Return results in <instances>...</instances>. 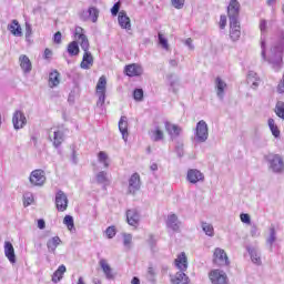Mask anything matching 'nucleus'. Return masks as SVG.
I'll return each instance as SVG.
<instances>
[{"label": "nucleus", "instance_id": "nucleus-1", "mask_svg": "<svg viewBox=\"0 0 284 284\" xmlns=\"http://www.w3.org/2000/svg\"><path fill=\"white\" fill-rule=\"evenodd\" d=\"M261 49L262 59H264V61H267L275 72H278L283 68V47L281 44H275L271 48L267 57L265 54V40H262Z\"/></svg>", "mask_w": 284, "mask_h": 284}, {"label": "nucleus", "instance_id": "nucleus-2", "mask_svg": "<svg viewBox=\"0 0 284 284\" xmlns=\"http://www.w3.org/2000/svg\"><path fill=\"white\" fill-rule=\"evenodd\" d=\"M175 267L180 270L173 277H171L172 284H190V277L185 274L187 271V255L182 252L174 261Z\"/></svg>", "mask_w": 284, "mask_h": 284}, {"label": "nucleus", "instance_id": "nucleus-3", "mask_svg": "<svg viewBox=\"0 0 284 284\" xmlns=\"http://www.w3.org/2000/svg\"><path fill=\"white\" fill-rule=\"evenodd\" d=\"M209 136L210 132L207 129V123L205 122V120L199 121L195 128L193 141H195V143H205Z\"/></svg>", "mask_w": 284, "mask_h": 284}, {"label": "nucleus", "instance_id": "nucleus-4", "mask_svg": "<svg viewBox=\"0 0 284 284\" xmlns=\"http://www.w3.org/2000/svg\"><path fill=\"white\" fill-rule=\"evenodd\" d=\"M266 161L273 172H275L276 174H281V172H283L284 162H283V158H281V155L270 153L268 155H266Z\"/></svg>", "mask_w": 284, "mask_h": 284}, {"label": "nucleus", "instance_id": "nucleus-5", "mask_svg": "<svg viewBox=\"0 0 284 284\" xmlns=\"http://www.w3.org/2000/svg\"><path fill=\"white\" fill-rule=\"evenodd\" d=\"M29 181L31 185H34L36 187H42V185H45V171L41 169L32 171Z\"/></svg>", "mask_w": 284, "mask_h": 284}, {"label": "nucleus", "instance_id": "nucleus-6", "mask_svg": "<svg viewBox=\"0 0 284 284\" xmlns=\"http://www.w3.org/2000/svg\"><path fill=\"white\" fill-rule=\"evenodd\" d=\"M209 278L212 284H230V278H227V274L221 270H212L209 273Z\"/></svg>", "mask_w": 284, "mask_h": 284}, {"label": "nucleus", "instance_id": "nucleus-7", "mask_svg": "<svg viewBox=\"0 0 284 284\" xmlns=\"http://www.w3.org/2000/svg\"><path fill=\"white\" fill-rule=\"evenodd\" d=\"M213 263L219 265V267H225V265H230V258L227 257V253L225 250L217 247L213 253Z\"/></svg>", "mask_w": 284, "mask_h": 284}, {"label": "nucleus", "instance_id": "nucleus-8", "mask_svg": "<svg viewBox=\"0 0 284 284\" xmlns=\"http://www.w3.org/2000/svg\"><path fill=\"white\" fill-rule=\"evenodd\" d=\"M75 39H78V43H80V48L83 52H90V40H88V36L83 33V28H75Z\"/></svg>", "mask_w": 284, "mask_h": 284}, {"label": "nucleus", "instance_id": "nucleus-9", "mask_svg": "<svg viewBox=\"0 0 284 284\" xmlns=\"http://www.w3.org/2000/svg\"><path fill=\"white\" fill-rule=\"evenodd\" d=\"M186 181L196 185V183H203L205 181V175L197 169H190L186 173Z\"/></svg>", "mask_w": 284, "mask_h": 284}, {"label": "nucleus", "instance_id": "nucleus-10", "mask_svg": "<svg viewBox=\"0 0 284 284\" xmlns=\"http://www.w3.org/2000/svg\"><path fill=\"white\" fill-rule=\"evenodd\" d=\"M55 207L59 212H65L68 210V195L62 190L55 193Z\"/></svg>", "mask_w": 284, "mask_h": 284}, {"label": "nucleus", "instance_id": "nucleus-11", "mask_svg": "<svg viewBox=\"0 0 284 284\" xmlns=\"http://www.w3.org/2000/svg\"><path fill=\"white\" fill-rule=\"evenodd\" d=\"M241 12V3L237 0H231L227 7V16L230 21H239Z\"/></svg>", "mask_w": 284, "mask_h": 284}, {"label": "nucleus", "instance_id": "nucleus-12", "mask_svg": "<svg viewBox=\"0 0 284 284\" xmlns=\"http://www.w3.org/2000/svg\"><path fill=\"white\" fill-rule=\"evenodd\" d=\"M12 123H13L14 130H22V128H26L28 123V119H26V114L22 111L17 110L13 113Z\"/></svg>", "mask_w": 284, "mask_h": 284}, {"label": "nucleus", "instance_id": "nucleus-13", "mask_svg": "<svg viewBox=\"0 0 284 284\" xmlns=\"http://www.w3.org/2000/svg\"><path fill=\"white\" fill-rule=\"evenodd\" d=\"M139 190H141V175H139V173H133L129 179L128 193L134 195Z\"/></svg>", "mask_w": 284, "mask_h": 284}, {"label": "nucleus", "instance_id": "nucleus-14", "mask_svg": "<svg viewBox=\"0 0 284 284\" xmlns=\"http://www.w3.org/2000/svg\"><path fill=\"white\" fill-rule=\"evenodd\" d=\"M126 223L131 225V227H139V223H141V213H139L136 209L128 210Z\"/></svg>", "mask_w": 284, "mask_h": 284}, {"label": "nucleus", "instance_id": "nucleus-15", "mask_svg": "<svg viewBox=\"0 0 284 284\" xmlns=\"http://www.w3.org/2000/svg\"><path fill=\"white\" fill-rule=\"evenodd\" d=\"M230 38L234 42L241 39V22L239 20H230Z\"/></svg>", "mask_w": 284, "mask_h": 284}, {"label": "nucleus", "instance_id": "nucleus-16", "mask_svg": "<svg viewBox=\"0 0 284 284\" xmlns=\"http://www.w3.org/2000/svg\"><path fill=\"white\" fill-rule=\"evenodd\" d=\"M50 141H52L54 148H61V143L65 141V133L63 131L55 129L52 134V129L49 134Z\"/></svg>", "mask_w": 284, "mask_h": 284}, {"label": "nucleus", "instance_id": "nucleus-17", "mask_svg": "<svg viewBox=\"0 0 284 284\" xmlns=\"http://www.w3.org/2000/svg\"><path fill=\"white\" fill-rule=\"evenodd\" d=\"M227 88V83L223 81L220 77L215 79V90H216V97L220 101H223L225 98V89Z\"/></svg>", "mask_w": 284, "mask_h": 284}, {"label": "nucleus", "instance_id": "nucleus-18", "mask_svg": "<svg viewBox=\"0 0 284 284\" xmlns=\"http://www.w3.org/2000/svg\"><path fill=\"white\" fill-rule=\"evenodd\" d=\"M118 21H119L120 28H122L123 30H132V23L130 22V17H128V13L124 10L119 12Z\"/></svg>", "mask_w": 284, "mask_h": 284}, {"label": "nucleus", "instance_id": "nucleus-19", "mask_svg": "<svg viewBox=\"0 0 284 284\" xmlns=\"http://www.w3.org/2000/svg\"><path fill=\"white\" fill-rule=\"evenodd\" d=\"M93 65L94 57H92V53L90 51H84L80 68H82V70H90V68H92Z\"/></svg>", "mask_w": 284, "mask_h": 284}, {"label": "nucleus", "instance_id": "nucleus-20", "mask_svg": "<svg viewBox=\"0 0 284 284\" xmlns=\"http://www.w3.org/2000/svg\"><path fill=\"white\" fill-rule=\"evenodd\" d=\"M166 132L170 134L171 139H176L181 135V126L173 124L169 121L164 123Z\"/></svg>", "mask_w": 284, "mask_h": 284}, {"label": "nucleus", "instance_id": "nucleus-21", "mask_svg": "<svg viewBox=\"0 0 284 284\" xmlns=\"http://www.w3.org/2000/svg\"><path fill=\"white\" fill-rule=\"evenodd\" d=\"M124 72L126 77H141L143 69L138 64H129L125 67Z\"/></svg>", "mask_w": 284, "mask_h": 284}, {"label": "nucleus", "instance_id": "nucleus-22", "mask_svg": "<svg viewBox=\"0 0 284 284\" xmlns=\"http://www.w3.org/2000/svg\"><path fill=\"white\" fill-rule=\"evenodd\" d=\"M4 256L12 264L17 263V255L14 254V246L10 242H4Z\"/></svg>", "mask_w": 284, "mask_h": 284}, {"label": "nucleus", "instance_id": "nucleus-23", "mask_svg": "<svg viewBox=\"0 0 284 284\" xmlns=\"http://www.w3.org/2000/svg\"><path fill=\"white\" fill-rule=\"evenodd\" d=\"M20 68L24 72V74H30L32 72V62L30 61V58L28 55H20Z\"/></svg>", "mask_w": 284, "mask_h": 284}, {"label": "nucleus", "instance_id": "nucleus-24", "mask_svg": "<svg viewBox=\"0 0 284 284\" xmlns=\"http://www.w3.org/2000/svg\"><path fill=\"white\" fill-rule=\"evenodd\" d=\"M166 227H170V230H173V232H179L180 223L179 216H176V214H171L168 216Z\"/></svg>", "mask_w": 284, "mask_h": 284}, {"label": "nucleus", "instance_id": "nucleus-25", "mask_svg": "<svg viewBox=\"0 0 284 284\" xmlns=\"http://www.w3.org/2000/svg\"><path fill=\"white\" fill-rule=\"evenodd\" d=\"M119 131L122 134L123 141H128V116L122 115L119 121Z\"/></svg>", "mask_w": 284, "mask_h": 284}, {"label": "nucleus", "instance_id": "nucleus-26", "mask_svg": "<svg viewBox=\"0 0 284 284\" xmlns=\"http://www.w3.org/2000/svg\"><path fill=\"white\" fill-rule=\"evenodd\" d=\"M274 243H276V227L272 224L268 229V236L266 237V245H268L271 252Z\"/></svg>", "mask_w": 284, "mask_h": 284}, {"label": "nucleus", "instance_id": "nucleus-27", "mask_svg": "<svg viewBox=\"0 0 284 284\" xmlns=\"http://www.w3.org/2000/svg\"><path fill=\"white\" fill-rule=\"evenodd\" d=\"M59 245H61V237H59V236H54V237L48 240V242H47L48 251L51 254H54V252H57V247H59Z\"/></svg>", "mask_w": 284, "mask_h": 284}, {"label": "nucleus", "instance_id": "nucleus-28", "mask_svg": "<svg viewBox=\"0 0 284 284\" xmlns=\"http://www.w3.org/2000/svg\"><path fill=\"white\" fill-rule=\"evenodd\" d=\"M8 30L13 34V37H21L23 33L21 32V24L19 21L12 20V22L8 26Z\"/></svg>", "mask_w": 284, "mask_h": 284}, {"label": "nucleus", "instance_id": "nucleus-29", "mask_svg": "<svg viewBox=\"0 0 284 284\" xmlns=\"http://www.w3.org/2000/svg\"><path fill=\"white\" fill-rule=\"evenodd\" d=\"M247 252L251 256L252 263H254L255 265H261V253L258 252V250L254 247H247Z\"/></svg>", "mask_w": 284, "mask_h": 284}, {"label": "nucleus", "instance_id": "nucleus-30", "mask_svg": "<svg viewBox=\"0 0 284 284\" xmlns=\"http://www.w3.org/2000/svg\"><path fill=\"white\" fill-rule=\"evenodd\" d=\"M100 266L105 274V277L109 280L114 278V274H112V267H110V264H108V261L105 260H100Z\"/></svg>", "mask_w": 284, "mask_h": 284}, {"label": "nucleus", "instance_id": "nucleus-31", "mask_svg": "<svg viewBox=\"0 0 284 284\" xmlns=\"http://www.w3.org/2000/svg\"><path fill=\"white\" fill-rule=\"evenodd\" d=\"M60 77H61V74L57 70L49 74L50 88H57V85H59V83H61V80L59 79Z\"/></svg>", "mask_w": 284, "mask_h": 284}, {"label": "nucleus", "instance_id": "nucleus-32", "mask_svg": "<svg viewBox=\"0 0 284 284\" xmlns=\"http://www.w3.org/2000/svg\"><path fill=\"white\" fill-rule=\"evenodd\" d=\"M67 272L65 265H60L58 270L52 275V282L59 283L63 278V273Z\"/></svg>", "mask_w": 284, "mask_h": 284}, {"label": "nucleus", "instance_id": "nucleus-33", "mask_svg": "<svg viewBox=\"0 0 284 284\" xmlns=\"http://www.w3.org/2000/svg\"><path fill=\"white\" fill-rule=\"evenodd\" d=\"M247 83H252L251 88L256 90L258 87V74H256L254 71H250L247 74Z\"/></svg>", "mask_w": 284, "mask_h": 284}, {"label": "nucleus", "instance_id": "nucleus-34", "mask_svg": "<svg viewBox=\"0 0 284 284\" xmlns=\"http://www.w3.org/2000/svg\"><path fill=\"white\" fill-rule=\"evenodd\" d=\"M67 51L69 52L70 57H79V42L72 41L68 44Z\"/></svg>", "mask_w": 284, "mask_h": 284}, {"label": "nucleus", "instance_id": "nucleus-35", "mask_svg": "<svg viewBox=\"0 0 284 284\" xmlns=\"http://www.w3.org/2000/svg\"><path fill=\"white\" fill-rule=\"evenodd\" d=\"M267 123L273 136H275V139H278V136H281V130H278V125H276V121L270 118Z\"/></svg>", "mask_w": 284, "mask_h": 284}, {"label": "nucleus", "instance_id": "nucleus-36", "mask_svg": "<svg viewBox=\"0 0 284 284\" xmlns=\"http://www.w3.org/2000/svg\"><path fill=\"white\" fill-rule=\"evenodd\" d=\"M98 161L99 163H102L104 168H110V156L108 153H105V151H100L98 153Z\"/></svg>", "mask_w": 284, "mask_h": 284}, {"label": "nucleus", "instance_id": "nucleus-37", "mask_svg": "<svg viewBox=\"0 0 284 284\" xmlns=\"http://www.w3.org/2000/svg\"><path fill=\"white\" fill-rule=\"evenodd\" d=\"M97 183L100 185H108L110 183V180H108V173L105 171H101L95 176Z\"/></svg>", "mask_w": 284, "mask_h": 284}, {"label": "nucleus", "instance_id": "nucleus-38", "mask_svg": "<svg viewBox=\"0 0 284 284\" xmlns=\"http://www.w3.org/2000/svg\"><path fill=\"white\" fill-rule=\"evenodd\" d=\"M202 230L206 236H214V226L207 222H202Z\"/></svg>", "mask_w": 284, "mask_h": 284}, {"label": "nucleus", "instance_id": "nucleus-39", "mask_svg": "<svg viewBox=\"0 0 284 284\" xmlns=\"http://www.w3.org/2000/svg\"><path fill=\"white\" fill-rule=\"evenodd\" d=\"M88 14H89V18L91 19V21L93 23H97V21L99 20V9H97L94 7H90L88 9Z\"/></svg>", "mask_w": 284, "mask_h": 284}, {"label": "nucleus", "instance_id": "nucleus-40", "mask_svg": "<svg viewBox=\"0 0 284 284\" xmlns=\"http://www.w3.org/2000/svg\"><path fill=\"white\" fill-rule=\"evenodd\" d=\"M275 114L276 116H278L280 119H283L284 121V102L283 101H277L275 105Z\"/></svg>", "mask_w": 284, "mask_h": 284}, {"label": "nucleus", "instance_id": "nucleus-41", "mask_svg": "<svg viewBox=\"0 0 284 284\" xmlns=\"http://www.w3.org/2000/svg\"><path fill=\"white\" fill-rule=\"evenodd\" d=\"M163 132L161 131V129L159 126L155 128L154 131H152V141L159 142V141H163Z\"/></svg>", "mask_w": 284, "mask_h": 284}, {"label": "nucleus", "instance_id": "nucleus-42", "mask_svg": "<svg viewBox=\"0 0 284 284\" xmlns=\"http://www.w3.org/2000/svg\"><path fill=\"white\" fill-rule=\"evenodd\" d=\"M105 85H108V80L102 75L97 84V92H105Z\"/></svg>", "mask_w": 284, "mask_h": 284}, {"label": "nucleus", "instance_id": "nucleus-43", "mask_svg": "<svg viewBox=\"0 0 284 284\" xmlns=\"http://www.w3.org/2000/svg\"><path fill=\"white\" fill-rule=\"evenodd\" d=\"M63 223L64 225H67L68 230H70V232H72V230H74V217H72L71 215H65L63 219Z\"/></svg>", "mask_w": 284, "mask_h": 284}, {"label": "nucleus", "instance_id": "nucleus-44", "mask_svg": "<svg viewBox=\"0 0 284 284\" xmlns=\"http://www.w3.org/2000/svg\"><path fill=\"white\" fill-rule=\"evenodd\" d=\"M33 202H34V195H32V193L28 192L23 194L24 207H28V205H32Z\"/></svg>", "mask_w": 284, "mask_h": 284}, {"label": "nucleus", "instance_id": "nucleus-45", "mask_svg": "<svg viewBox=\"0 0 284 284\" xmlns=\"http://www.w3.org/2000/svg\"><path fill=\"white\" fill-rule=\"evenodd\" d=\"M123 245L124 247H128V250H130V246L132 245V234H123Z\"/></svg>", "mask_w": 284, "mask_h": 284}, {"label": "nucleus", "instance_id": "nucleus-46", "mask_svg": "<svg viewBox=\"0 0 284 284\" xmlns=\"http://www.w3.org/2000/svg\"><path fill=\"white\" fill-rule=\"evenodd\" d=\"M171 4L175 10H183V7L185 6V0H171Z\"/></svg>", "mask_w": 284, "mask_h": 284}, {"label": "nucleus", "instance_id": "nucleus-47", "mask_svg": "<svg viewBox=\"0 0 284 284\" xmlns=\"http://www.w3.org/2000/svg\"><path fill=\"white\" fill-rule=\"evenodd\" d=\"M133 99L135 101H143V89H135L133 91Z\"/></svg>", "mask_w": 284, "mask_h": 284}, {"label": "nucleus", "instance_id": "nucleus-48", "mask_svg": "<svg viewBox=\"0 0 284 284\" xmlns=\"http://www.w3.org/2000/svg\"><path fill=\"white\" fill-rule=\"evenodd\" d=\"M158 37L160 45H162L164 50H168V48H170V45L168 44V39H165L161 33H159Z\"/></svg>", "mask_w": 284, "mask_h": 284}, {"label": "nucleus", "instance_id": "nucleus-49", "mask_svg": "<svg viewBox=\"0 0 284 284\" xmlns=\"http://www.w3.org/2000/svg\"><path fill=\"white\" fill-rule=\"evenodd\" d=\"M105 234L108 239H114V236H116V230H114V226H109L105 231Z\"/></svg>", "mask_w": 284, "mask_h": 284}, {"label": "nucleus", "instance_id": "nucleus-50", "mask_svg": "<svg viewBox=\"0 0 284 284\" xmlns=\"http://www.w3.org/2000/svg\"><path fill=\"white\" fill-rule=\"evenodd\" d=\"M175 152L180 159L185 154L183 151V143L179 142L175 146Z\"/></svg>", "mask_w": 284, "mask_h": 284}, {"label": "nucleus", "instance_id": "nucleus-51", "mask_svg": "<svg viewBox=\"0 0 284 284\" xmlns=\"http://www.w3.org/2000/svg\"><path fill=\"white\" fill-rule=\"evenodd\" d=\"M119 10H121V2H115L111 9V14L116 17V14H119Z\"/></svg>", "mask_w": 284, "mask_h": 284}, {"label": "nucleus", "instance_id": "nucleus-52", "mask_svg": "<svg viewBox=\"0 0 284 284\" xmlns=\"http://www.w3.org/2000/svg\"><path fill=\"white\" fill-rule=\"evenodd\" d=\"M260 30H261L262 34L267 32V20L262 19L260 21Z\"/></svg>", "mask_w": 284, "mask_h": 284}, {"label": "nucleus", "instance_id": "nucleus-53", "mask_svg": "<svg viewBox=\"0 0 284 284\" xmlns=\"http://www.w3.org/2000/svg\"><path fill=\"white\" fill-rule=\"evenodd\" d=\"M240 219H241L242 223H247V224L252 223V219L250 217V214H247V213H242L240 215Z\"/></svg>", "mask_w": 284, "mask_h": 284}, {"label": "nucleus", "instance_id": "nucleus-54", "mask_svg": "<svg viewBox=\"0 0 284 284\" xmlns=\"http://www.w3.org/2000/svg\"><path fill=\"white\" fill-rule=\"evenodd\" d=\"M99 94V100L97 102V105L102 106L103 103H105V92H98Z\"/></svg>", "mask_w": 284, "mask_h": 284}, {"label": "nucleus", "instance_id": "nucleus-55", "mask_svg": "<svg viewBox=\"0 0 284 284\" xmlns=\"http://www.w3.org/2000/svg\"><path fill=\"white\" fill-rule=\"evenodd\" d=\"M148 243H149L152 252H154V247H156V239H154V235H150Z\"/></svg>", "mask_w": 284, "mask_h": 284}, {"label": "nucleus", "instance_id": "nucleus-56", "mask_svg": "<svg viewBox=\"0 0 284 284\" xmlns=\"http://www.w3.org/2000/svg\"><path fill=\"white\" fill-rule=\"evenodd\" d=\"M170 87H171V90L174 94H176V92H179V84L176 83V81L172 80L170 82Z\"/></svg>", "mask_w": 284, "mask_h": 284}, {"label": "nucleus", "instance_id": "nucleus-57", "mask_svg": "<svg viewBox=\"0 0 284 284\" xmlns=\"http://www.w3.org/2000/svg\"><path fill=\"white\" fill-rule=\"evenodd\" d=\"M225 26H227V18L225 16H221V18H220L221 30L225 29Z\"/></svg>", "mask_w": 284, "mask_h": 284}, {"label": "nucleus", "instance_id": "nucleus-58", "mask_svg": "<svg viewBox=\"0 0 284 284\" xmlns=\"http://www.w3.org/2000/svg\"><path fill=\"white\" fill-rule=\"evenodd\" d=\"M26 37H32V26L30 23H26Z\"/></svg>", "mask_w": 284, "mask_h": 284}, {"label": "nucleus", "instance_id": "nucleus-59", "mask_svg": "<svg viewBox=\"0 0 284 284\" xmlns=\"http://www.w3.org/2000/svg\"><path fill=\"white\" fill-rule=\"evenodd\" d=\"M258 235H260V233H258V227H257L256 225H253V226L251 227V236L256 237V236H258Z\"/></svg>", "mask_w": 284, "mask_h": 284}, {"label": "nucleus", "instance_id": "nucleus-60", "mask_svg": "<svg viewBox=\"0 0 284 284\" xmlns=\"http://www.w3.org/2000/svg\"><path fill=\"white\" fill-rule=\"evenodd\" d=\"M61 31L55 32L53 36V41L58 44L61 43Z\"/></svg>", "mask_w": 284, "mask_h": 284}, {"label": "nucleus", "instance_id": "nucleus-61", "mask_svg": "<svg viewBox=\"0 0 284 284\" xmlns=\"http://www.w3.org/2000/svg\"><path fill=\"white\" fill-rule=\"evenodd\" d=\"M38 227L39 230H45V220L43 219L38 220Z\"/></svg>", "mask_w": 284, "mask_h": 284}, {"label": "nucleus", "instance_id": "nucleus-62", "mask_svg": "<svg viewBox=\"0 0 284 284\" xmlns=\"http://www.w3.org/2000/svg\"><path fill=\"white\" fill-rule=\"evenodd\" d=\"M185 45H187V48H189L190 50H194V45L192 44L191 38H187V39H186Z\"/></svg>", "mask_w": 284, "mask_h": 284}, {"label": "nucleus", "instance_id": "nucleus-63", "mask_svg": "<svg viewBox=\"0 0 284 284\" xmlns=\"http://www.w3.org/2000/svg\"><path fill=\"white\" fill-rule=\"evenodd\" d=\"M52 57V51L50 49L44 50V59H50Z\"/></svg>", "mask_w": 284, "mask_h": 284}, {"label": "nucleus", "instance_id": "nucleus-64", "mask_svg": "<svg viewBox=\"0 0 284 284\" xmlns=\"http://www.w3.org/2000/svg\"><path fill=\"white\" fill-rule=\"evenodd\" d=\"M131 284H141V280H139V277L134 276L131 281Z\"/></svg>", "mask_w": 284, "mask_h": 284}]
</instances>
